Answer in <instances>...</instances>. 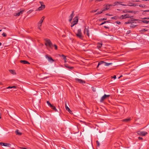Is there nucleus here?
Instances as JSON below:
<instances>
[{"mask_svg": "<svg viewBox=\"0 0 149 149\" xmlns=\"http://www.w3.org/2000/svg\"><path fill=\"white\" fill-rule=\"evenodd\" d=\"M46 57L49 62H51V61H52V62H53L54 61V60H53L51 57L48 56L47 55L46 56Z\"/></svg>", "mask_w": 149, "mask_h": 149, "instance_id": "nucleus-6", "label": "nucleus"}, {"mask_svg": "<svg viewBox=\"0 0 149 149\" xmlns=\"http://www.w3.org/2000/svg\"><path fill=\"white\" fill-rule=\"evenodd\" d=\"M33 11V10H30L29 11H28L27 13L29 14H30L31 13V12H32Z\"/></svg>", "mask_w": 149, "mask_h": 149, "instance_id": "nucleus-38", "label": "nucleus"}, {"mask_svg": "<svg viewBox=\"0 0 149 149\" xmlns=\"http://www.w3.org/2000/svg\"><path fill=\"white\" fill-rule=\"evenodd\" d=\"M119 17L115 16L111 17V19H119Z\"/></svg>", "mask_w": 149, "mask_h": 149, "instance_id": "nucleus-25", "label": "nucleus"}, {"mask_svg": "<svg viewBox=\"0 0 149 149\" xmlns=\"http://www.w3.org/2000/svg\"><path fill=\"white\" fill-rule=\"evenodd\" d=\"M88 32L89 31L88 29H87L86 28H85L84 31V33L85 34L87 35L88 37H89V35Z\"/></svg>", "mask_w": 149, "mask_h": 149, "instance_id": "nucleus-8", "label": "nucleus"}, {"mask_svg": "<svg viewBox=\"0 0 149 149\" xmlns=\"http://www.w3.org/2000/svg\"><path fill=\"white\" fill-rule=\"evenodd\" d=\"M112 64V63H107L105 62L104 65L106 66H108L110 65H111Z\"/></svg>", "mask_w": 149, "mask_h": 149, "instance_id": "nucleus-28", "label": "nucleus"}, {"mask_svg": "<svg viewBox=\"0 0 149 149\" xmlns=\"http://www.w3.org/2000/svg\"><path fill=\"white\" fill-rule=\"evenodd\" d=\"M75 80L76 81H78L80 83L83 84V83H85V81H83V80H81V79H79L78 78H76L75 79Z\"/></svg>", "mask_w": 149, "mask_h": 149, "instance_id": "nucleus-9", "label": "nucleus"}, {"mask_svg": "<svg viewBox=\"0 0 149 149\" xmlns=\"http://www.w3.org/2000/svg\"><path fill=\"white\" fill-rule=\"evenodd\" d=\"M97 45L98 48L99 49H100L102 47V42H98L97 43Z\"/></svg>", "mask_w": 149, "mask_h": 149, "instance_id": "nucleus-11", "label": "nucleus"}, {"mask_svg": "<svg viewBox=\"0 0 149 149\" xmlns=\"http://www.w3.org/2000/svg\"><path fill=\"white\" fill-rule=\"evenodd\" d=\"M53 46L54 47L55 49L56 50L57 49L58 47H57V46L56 45H55V44L54 45H53Z\"/></svg>", "mask_w": 149, "mask_h": 149, "instance_id": "nucleus-43", "label": "nucleus"}, {"mask_svg": "<svg viewBox=\"0 0 149 149\" xmlns=\"http://www.w3.org/2000/svg\"><path fill=\"white\" fill-rule=\"evenodd\" d=\"M115 23L117 24H120L121 23V22L119 21H116Z\"/></svg>", "mask_w": 149, "mask_h": 149, "instance_id": "nucleus-47", "label": "nucleus"}, {"mask_svg": "<svg viewBox=\"0 0 149 149\" xmlns=\"http://www.w3.org/2000/svg\"><path fill=\"white\" fill-rule=\"evenodd\" d=\"M128 12L129 13H132L133 12V11L130 10V11H128Z\"/></svg>", "mask_w": 149, "mask_h": 149, "instance_id": "nucleus-60", "label": "nucleus"}, {"mask_svg": "<svg viewBox=\"0 0 149 149\" xmlns=\"http://www.w3.org/2000/svg\"><path fill=\"white\" fill-rule=\"evenodd\" d=\"M74 11H72V13L69 16L70 19H69V21L70 22L72 20V18L74 16Z\"/></svg>", "mask_w": 149, "mask_h": 149, "instance_id": "nucleus-7", "label": "nucleus"}, {"mask_svg": "<svg viewBox=\"0 0 149 149\" xmlns=\"http://www.w3.org/2000/svg\"><path fill=\"white\" fill-rule=\"evenodd\" d=\"M143 1H149V0H143Z\"/></svg>", "mask_w": 149, "mask_h": 149, "instance_id": "nucleus-64", "label": "nucleus"}, {"mask_svg": "<svg viewBox=\"0 0 149 149\" xmlns=\"http://www.w3.org/2000/svg\"><path fill=\"white\" fill-rule=\"evenodd\" d=\"M78 19L77 16L75 17L73 19V22L74 23L77 24L78 22Z\"/></svg>", "mask_w": 149, "mask_h": 149, "instance_id": "nucleus-10", "label": "nucleus"}, {"mask_svg": "<svg viewBox=\"0 0 149 149\" xmlns=\"http://www.w3.org/2000/svg\"><path fill=\"white\" fill-rule=\"evenodd\" d=\"M52 109H53L55 112L57 111V110L55 106H53Z\"/></svg>", "mask_w": 149, "mask_h": 149, "instance_id": "nucleus-33", "label": "nucleus"}, {"mask_svg": "<svg viewBox=\"0 0 149 149\" xmlns=\"http://www.w3.org/2000/svg\"><path fill=\"white\" fill-rule=\"evenodd\" d=\"M142 22L144 23H149V21H147L145 20H143L142 21Z\"/></svg>", "mask_w": 149, "mask_h": 149, "instance_id": "nucleus-32", "label": "nucleus"}, {"mask_svg": "<svg viewBox=\"0 0 149 149\" xmlns=\"http://www.w3.org/2000/svg\"><path fill=\"white\" fill-rule=\"evenodd\" d=\"M110 96V95H107L106 94H104L103 96H102L100 100V102H102L103 101L106 99L108 97H109Z\"/></svg>", "mask_w": 149, "mask_h": 149, "instance_id": "nucleus-4", "label": "nucleus"}, {"mask_svg": "<svg viewBox=\"0 0 149 149\" xmlns=\"http://www.w3.org/2000/svg\"><path fill=\"white\" fill-rule=\"evenodd\" d=\"M40 3L41 4V6L39 7L36 10L37 11H40L43 10L45 8V6L44 5H42V3H43L42 2H40Z\"/></svg>", "mask_w": 149, "mask_h": 149, "instance_id": "nucleus-3", "label": "nucleus"}, {"mask_svg": "<svg viewBox=\"0 0 149 149\" xmlns=\"http://www.w3.org/2000/svg\"><path fill=\"white\" fill-rule=\"evenodd\" d=\"M96 143L97 145V146L99 147L100 146V143L98 141H96Z\"/></svg>", "mask_w": 149, "mask_h": 149, "instance_id": "nucleus-45", "label": "nucleus"}, {"mask_svg": "<svg viewBox=\"0 0 149 149\" xmlns=\"http://www.w3.org/2000/svg\"><path fill=\"white\" fill-rule=\"evenodd\" d=\"M11 87H12V88H16V86H11Z\"/></svg>", "mask_w": 149, "mask_h": 149, "instance_id": "nucleus-63", "label": "nucleus"}, {"mask_svg": "<svg viewBox=\"0 0 149 149\" xmlns=\"http://www.w3.org/2000/svg\"><path fill=\"white\" fill-rule=\"evenodd\" d=\"M103 12L102 11V10L101 11H98L95 14V15H99L102 13Z\"/></svg>", "mask_w": 149, "mask_h": 149, "instance_id": "nucleus-31", "label": "nucleus"}, {"mask_svg": "<svg viewBox=\"0 0 149 149\" xmlns=\"http://www.w3.org/2000/svg\"><path fill=\"white\" fill-rule=\"evenodd\" d=\"M105 6L106 7H110L109 4H106L105 5Z\"/></svg>", "mask_w": 149, "mask_h": 149, "instance_id": "nucleus-49", "label": "nucleus"}, {"mask_svg": "<svg viewBox=\"0 0 149 149\" xmlns=\"http://www.w3.org/2000/svg\"><path fill=\"white\" fill-rule=\"evenodd\" d=\"M142 11H143V12L142 13V14L143 15H146L148 14L146 13L147 12H149V10H141ZM149 15V14H148Z\"/></svg>", "mask_w": 149, "mask_h": 149, "instance_id": "nucleus-17", "label": "nucleus"}, {"mask_svg": "<svg viewBox=\"0 0 149 149\" xmlns=\"http://www.w3.org/2000/svg\"><path fill=\"white\" fill-rule=\"evenodd\" d=\"M104 27L105 28H106V29H109V28L108 26H104Z\"/></svg>", "mask_w": 149, "mask_h": 149, "instance_id": "nucleus-58", "label": "nucleus"}, {"mask_svg": "<svg viewBox=\"0 0 149 149\" xmlns=\"http://www.w3.org/2000/svg\"><path fill=\"white\" fill-rule=\"evenodd\" d=\"M6 145H6V146H8V147H10V144H9V143H6Z\"/></svg>", "mask_w": 149, "mask_h": 149, "instance_id": "nucleus-46", "label": "nucleus"}, {"mask_svg": "<svg viewBox=\"0 0 149 149\" xmlns=\"http://www.w3.org/2000/svg\"><path fill=\"white\" fill-rule=\"evenodd\" d=\"M15 132L16 133V134L19 135H21L22 134V133L19 132V130H17L15 131Z\"/></svg>", "mask_w": 149, "mask_h": 149, "instance_id": "nucleus-26", "label": "nucleus"}, {"mask_svg": "<svg viewBox=\"0 0 149 149\" xmlns=\"http://www.w3.org/2000/svg\"><path fill=\"white\" fill-rule=\"evenodd\" d=\"M130 6H138V4L137 3H131L130 5H129Z\"/></svg>", "mask_w": 149, "mask_h": 149, "instance_id": "nucleus-19", "label": "nucleus"}, {"mask_svg": "<svg viewBox=\"0 0 149 149\" xmlns=\"http://www.w3.org/2000/svg\"><path fill=\"white\" fill-rule=\"evenodd\" d=\"M6 143H2V142L0 143V144L1 146H6V145H6Z\"/></svg>", "mask_w": 149, "mask_h": 149, "instance_id": "nucleus-37", "label": "nucleus"}, {"mask_svg": "<svg viewBox=\"0 0 149 149\" xmlns=\"http://www.w3.org/2000/svg\"><path fill=\"white\" fill-rule=\"evenodd\" d=\"M24 11V10H22L21 11H20L17 13H16L15 14L16 15H15L16 16H19L21 14H22Z\"/></svg>", "mask_w": 149, "mask_h": 149, "instance_id": "nucleus-14", "label": "nucleus"}, {"mask_svg": "<svg viewBox=\"0 0 149 149\" xmlns=\"http://www.w3.org/2000/svg\"><path fill=\"white\" fill-rule=\"evenodd\" d=\"M67 68H69L70 69H72L73 68V67H69L68 66V65L67 64H65L64 65Z\"/></svg>", "mask_w": 149, "mask_h": 149, "instance_id": "nucleus-21", "label": "nucleus"}, {"mask_svg": "<svg viewBox=\"0 0 149 149\" xmlns=\"http://www.w3.org/2000/svg\"><path fill=\"white\" fill-rule=\"evenodd\" d=\"M146 6L145 4H140L139 5V6L141 7L144 8Z\"/></svg>", "mask_w": 149, "mask_h": 149, "instance_id": "nucleus-35", "label": "nucleus"}, {"mask_svg": "<svg viewBox=\"0 0 149 149\" xmlns=\"http://www.w3.org/2000/svg\"><path fill=\"white\" fill-rule=\"evenodd\" d=\"M47 104L48 105V106H49V105L50 104H51L49 102V101H47Z\"/></svg>", "mask_w": 149, "mask_h": 149, "instance_id": "nucleus-48", "label": "nucleus"}, {"mask_svg": "<svg viewBox=\"0 0 149 149\" xmlns=\"http://www.w3.org/2000/svg\"><path fill=\"white\" fill-rule=\"evenodd\" d=\"M106 15L108 16H111L112 15H110L108 13H107L106 14Z\"/></svg>", "mask_w": 149, "mask_h": 149, "instance_id": "nucleus-51", "label": "nucleus"}, {"mask_svg": "<svg viewBox=\"0 0 149 149\" xmlns=\"http://www.w3.org/2000/svg\"><path fill=\"white\" fill-rule=\"evenodd\" d=\"M54 106H53L52 104H50L49 105V106L51 107V108H52V107H53Z\"/></svg>", "mask_w": 149, "mask_h": 149, "instance_id": "nucleus-57", "label": "nucleus"}, {"mask_svg": "<svg viewBox=\"0 0 149 149\" xmlns=\"http://www.w3.org/2000/svg\"><path fill=\"white\" fill-rule=\"evenodd\" d=\"M110 20L108 21H105L104 22L100 24V25H102L104 24L107 23H110Z\"/></svg>", "mask_w": 149, "mask_h": 149, "instance_id": "nucleus-27", "label": "nucleus"}, {"mask_svg": "<svg viewBox=\"0 0 149 149\" xmlns=\"http://www.w3.org/2000/svg\"><path fill=\"white\" fill-rule=\"evenodd\" d=\"M59 56H61V57H63V59L64 60V62L65 63H66V62H67L66 61L67 58H66V56H65L63 54H62L61 55L59 54Z\"/></svg>", "mask_w": 149, "mask_h": 149, "instance_id": "nucleus-12", "label": "nucleus"}, {"mask_svg": "<svg viewBox=\"0 0 149 149\" xmlns=\"http://www.w3.org/2000/svg\"><path fill=\"white\" fill-rule=\"evenodd\" d=\"M75 24H76L75 23H74L73 22H72L71 23V27H72Z\"/></svg>", "mask_w": 149, "mask_h": 149, "instance_id": "nucleus-42", "label": "nucleus"}, {"mask_svg": "<svg viewBox=\"0 0 149 149\" xmlns=\"http://www.w3.org/2000/svg\"><path fill=\"white\" fill-rule=\"evenodd\" d=\"M65 109L66 110L68 111L70 113V114H72V111L70 110V108L68 107V106L66 104V101L65 102Z\"/></svg>", "mask_w": 149, "mask_h": 149, "instance_id": "nucleus-5", "label": "nucleus"}, {"mask_svg": "<svg viewBox=\"0 0 149 149\" xmlns=\"http://www.w3.org/2000/svg\"><path fill=\"white\" fill-rule=\"evenodd\" d=\"M2 35L3 37H5L6 36V33L4 32L2 34Z\"/></svg>", "mask_w": 149, "mask_h": 149, "instance_id": "nucleus-44", "label": "nucleus"}, {"mask_svg": "<svg viewBox=\"0 0 149 149\" xmlns=\"http://www.w3.org/2000/svg\"><path fill=\"white\" fill-rule=\"evenodd\" d=\"M41 24H39V23H38V28L39 29H40V30H41V29H40V27L41 26V25H42Z\"/></svg>", "mask_w": 149, "mask_h": 149, "instance_id": "nucleus-39", "label": "nucleus"}, {"mask_svg": "<svg viewBox=\"0 0 149 149\" xmlns=\"http://www.w3.org/2000/svg\"><path fill=\"white\" fill-rule=\"evenodd\" d=\"M104 63H105V62H104L103 61H101L99 62L98 63V65L97 66V68L99 65H101L102 64H103L104 65Z\"/></svg>", "mask_w": 149, "mask_h": 149, "instance_id": "nucleus-20", "label": "nucleus"}, {"mask_svg": "<svg viewBox=\"0 0 149 149\" xmlns=\"http://www.w3.org/2000/svg\"><path fill=\"white\" fill-rule=\"evenodd\" d=\"M138 139L139 140H142V139H143V138L142 137H138Z\"/></svg>", "mask_w": 149, "mask_h": 149, "instance_id": "nucleus-55", "label": "nucleus"}, {"mask_svg": "<svg viewBox=\"0 0 149 149\" xmlns=\"http://www.w3.org/2000/svg\"><path fill=\"white\" fill-rule=\"evenodd\" d=\"M109 9V8L108 7H104L103 8L102 10L103 12L105 11L106 10H108Z\"/></svg>", "mask_w": 149, "mask_h": 149, "instance_id": "nucleus-22", "label": "nucleus"}, {"mask_svg": "<svg viewBox=\"0 0 149 149\" xmlns=\"http://www.w3.org/2000/svg\"><path fill=\"white\" fill-rule=\"evenodd\" d=\"M149 19V17H145L143 19Z\"/></svg>", "mask_w": 149, "mask_h": 149, "instance_id": "nucleus-59", "label": "nucleus"}, {"mask_svg": "<svg viewBox=\"0 0 149 149\" xmlns=\"http://www.w3.org/2000/svg\"><path fill=\"white\" fill-rule=\"evenodd\" d=\"M10 72L11 73L13 74H14L15 73L14 70H10Z\"/></svg>", "mask_w": 149, "mask_h": 149, "instance_id": "nucleus-41", "label": "nucleus"}, {"mask_svg": "<svg viewBox=\"0 0 149 149\" xmlns=\"http://www.w3.org/2000/svg\"><path fill=\"white\" fill-rule=\"evenodd\" d=\"M126 18H130L132 17V16H131L129 14H126Z\"/></svg>", "mask_w": 149, "mask_h": 149, "instance_id": "nucleus-29", "label": "nucleus"}, {"mask_svg": "<svg viewBox=\"0 0 149 149\" xmlns=\"http://www.w3.org/2000/svg\"><path fill=\"white\" fill-rule=\"evenodd\" d=\"M130 18V19H131V21H137V19H134L133 18V16H132V17Z\"/></svg>", "mask_w": 149, "mask_h": 149, "instance_id": "nucleus-40", "label": "nucleus"}, {"mask_svg": "<svg viewBox=\"0 0 149 149\" xmlns=\"http://www.w3.org/2000/svg\"><path fill=\"white\" fill-rule=\"evenodd\" d=\"M107 19L106 18H102L100 19V20H106Z\"/></svg>", "mask_w": 149, "mask_h": 149, "instance_id": "nucleus-50", "label": "nucleus"}, {"mask_svg": "<svg viewBox=\"0 0 149 149\" xmlns=\"http://www.w3.org/2000/svg\"><path fill=\"white\" fill-rule=\"evenodd\" d=\"M54 106H53L52 104H50L49 105V106L51 107V108H52V107H53Z\"/></svg>", "mask_w": 149, "mask_h": 149, "instance_id": "nucleus-56", "label": "nucleus"}, {"mask_svg": "<svg viewBox=\"0 0 149 149\" xmlns=\"http://www.w3.org/2000/svg\"><path fill=\"white\" fill-rule=\"evenodd\" d=\"M109 6H110V7H111V6H113V5H112V4H109Z\"/></svg>", "mask_w": 149, "mask_h": 149, "instance_id": "nucleus-62", "label": "nucleus"}, {"mask_svg": "<svg viewBox=\"0 0 149 149\" xmlns=\"http://www.w3.org/2000/svg\"><path fill=\"white\" fill-rule=\"evenodd\" d=\"M21 63L24 64H29L30 63L28 61L25 60H21L20 61Z\"/></svg>", "mask_w": 149, "mask_h": 149, "instance_id": "nucleus-13", "label": "nucleus"}, {"mask_svg": "<svg viewBox=\"0 0 149 149\" xmlns=\"http://www.w3.org/2000/svg\"><path fill=\"white\" fill-rule=\"evenodd\" d=\"M116 75H114L113 77H111V78H114V79H116Z\"/></svg>", "mask_w": 149, "mask_h": 149, "instance_id": "nucleus-52", "label": "nucleus"}, {"mask_svg": "<svg viewBox=\"0 0 149 149\" xmlns=\"http://www.w3.org/2000/svg\"><path fill=\"white\" fill-rule=\"evenodd\" d=\"M142 31H147V29H143L142 30Z\"/></svg>", "mask_w": 149, "mask_h": 149, "instance_id": "nucleus-53", "label": "nucleus"}, {"mask_svg": "<svg viewBox=\"0 0 149 149\" xmlns=\"http://www.w3.org/2000/svg\"><path fill=\"white\" fill-rule=\"evenodd\" d=\"M136 23V22H132V21H127V22H125V24H132V23Z\"/></svg>", "mask_w": 149, "mask_h": 149, "instance_id": "nucleus-24", "label": "nucleus"}, {"mask_svg": "<svg viewBox=\"0 0 149 149\" xmlns=\"http://www.w3.org/2000/svg\"><path fill=\"white\" fill-rule=\"evenodd\" d=\"M76 34L77 37L81 39H82L83 36L82 34L81 29H78Z\"/></svg>", "mask_w": 149, "mask_h": 149, "instance_id": "nucleus-2", "label": "nucleus"}, {"mask_svg": "<svg viewBox=\"0 0 149 149\" xmlns=\"http://www.w3.org/2000/svg\"><path fill=\"white\" fill-rule=\"evenodd\" d=\"M136 26V25H135L133 24H131V25L130 26V27L131 28H134Z\"/></svg>", "mask_w": 149, "mask_h": 149, "instance_id": "nucleus-34", "label": "nucleus"}, {"mask_svg": "<svg viewBox=\"0 0 149 149\" xmlns=\"http://www.w3.org/2000/svg\"><path fill=\"white\" fill-rule=\"evenodd\" d=\"M120 2L118 1H116L113 4V6H115L116 5H118V4H119Z\"/></svg>", "mask_w": 149, "mask_h": 149, "instance_id": "nucleus-30", "label": "nucleus"}, {"mask_svg": "<svg viewBox=\"0 0 149 149\" xmlns=\"http://www.w3.org/2000/svg\"><path fill=\"white\" fill-rule=\"evenodd\" d=\"M45 45L46 46H49L50 48H52L53 47V45L49 39H45Z\"/></svg>", "mask_w": 149, "mask_h": 149, "instance_id": "nucleus-1", "label": "nucleus"}, {"mask_svg": "<svg viewBox=\"0 0 149 149\" xmlns=\"http://www.w3.org/2000/svg\"><path fill=\"white\" fill-rule=\"evenodd\" d=\"M130 118H126L125 119H123L122 120V121L124 122H127L128 121L130 120Z\"/></svg>", "mask_w": 149, "mask_h": 149, "instance_id": "nucleus-23", "label": "nucleus"}, {"mask_svg": "<svg viewBox=\"0 0 149 149\" xmlns=\"http://www.w3.org/2000/svg\"><path fill=\"white\" fill-rule=\"evenodd\" d=\"M45 18V16H43L39 22V24H42V22H43V21L44 19Z\"/></svg>", "mask_w": 149, "mask_h": 149, "instance_id": "nucleus-15", "label": "nucleus"}, {"mask_svg": "<svg viewBox=\"0 0 149 149\" xmlns=\"http://www.w3.org/2000/svg\"><path fill=\"white\" fill-rule=\"evenodd\" d=\"M126 16L125 14L122 15L121 16L119 17V19H126V16Z\"/></svg>", "mask_w": 149, "mask_h": 149, "instance_id": "nucleus-18", "label": "nucleus"}, {"mask_svg": "<svg viewBox=\"0 0 149 149\" xmlns=\"http://www.w3.org/2000/svg\"><path fill=\"white\" fill-rule=\"evenodd\" d=\"M141 136H145L148 134V133L146 132L142 131H141Z\"/></svg>", "mask_w": 149, "mask_h": 149, "instance_id": "nucleus-16", "label": "nucleus"}, {"mask_svg": "<svg viewBox=\"0 0 149 149\" xmlns=\"http://www.w3.org/2000/svg\"><path fill=\"white\" fill-rule=\"evenodd\" d=\"M98 10V9L96 10H94L92 11V12H94V13L96 12Z\"/></svg>", "mask_w": 149, "mask_h": 149, "instance_id": "nucleus-54", "label": "nucleus"}, {"mask_svg": "<svg viewBox=\"0 0 149 149\" xmlns=\"http://www.w3.org/2000/svg\"><path fill=\"white\" fill-rule=\"evenodd\" d=\"M6 88L7 89L11 88H12V87H10V86H9V87H7Z\"/></svg>", "mask_w": 149, "mask_h": 149, "instance_id": "nucleus-61", "label": "nucleus"}, {"mask_svg": "<svg viewBox=\"0 0 149 149\" xmlns=\"http://www.w3.org/2000/svg\"><path fill=\"white\" fill-rule=\"evenodd\" d=\"M141 131H138L137 132V134L138 135L141 136Z\"/></svg>", "mask_w": 149, "mask_h": 149, "instance_id": "nucleus-36", "label": "nucleus"}]
</instances>
